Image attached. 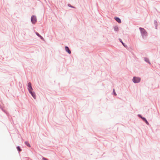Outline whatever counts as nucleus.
<instances>
[{"label":"nucleus","mask_w":160,"mask_h":160,"mask_svg":"<svg viewBox=\"0 0 160 160\" xmlns=\"http://www.w3.org/2000/svg\"><path fill=\"white\" fill-rule=\"evenodd\" d=\"M140 78L138 77H134L133 79V81L134 83H138L140 82Z\"/></svg>","instance_id":"nucleus-1"},{"label":"nucleus","mask_w":160,"mask_h":160,"mask_svg":"<svg viewBox=\"0 0 160 160\" xmlns=\"http://www.w3.org/2000/svg\"><path fill=\"white\" fill-rule=\"evenodd\" d=\"M113 92H114V94L115 95H117V94H116V92H115V89H113Z\"/></svg>","instance_id":"nucleus-13"},{"label":"nucleus","mask_w":160,"mask_h":160,"mask_svg":"<svg viewBox=\"0 0 160 160\" xmlns=\"http://www.w3.org/2000/svg\"><path fill=\"white\" fill-rule=\"evenodd\" d=\"M65 50L66 52H67L69 54H70L71 53V52L70 50L69 49L68 47L67 46L65 47Z\"/></svg>","instance_id":"nucleus-6"},{"label":"nucleus","mask_w":160,"mask_h":160,"mask_svg":"<svg viewBox=\"0 0 160 160\" xmlns=\"http://www.w3.org/2000/svg\"><path fill=\"white\" fill-rule=\"evenodd\" d=\"M114 18H115V20L118 23H121V21L119 18L118 17H115Z\"/></svg>","instance_id":"nucleus-7"},{"label":"nucleus","mask_w":160,"mask_h":160,"mask_svg":"<svg viewBox=\"0 0 160 160\" xmlns=\"http://www.w3.org/2000/svg\"><path fill=\"white\" fill-rule=\"evenodd\" d=\"M119 40H120V42H122H122H122V40H121V39H120Z\"/></svg>","instance_id":"nucleus-16"},{"label":"nucleus","mask_w":160,"mask_h":160,"mask_svg":"<svg viewBox=\"0 0 160 160\" xmlns=\"http://www.w3.org/2000/svg\"><path fill=\"white\" fill-rule=\"evenodd\" d=\"M32 90H31L29 91V92L31 93L32 96L34 98H36V95L35 92L32 91Z\"/></svg>","instance_id":"nucleus-5"},{"label":"nucleus","mask_w":160,"mask_h":160,"mask_svg":"<svg viewBox=\"0 0 160 160\" xmlns=\"http://www.w3.org/2000/svg\"><path fill=\"white\" fill-rule=\"evenodd\" d=\"M17 148L19 151L20 152V151H21V149L19 147H17Z\"/></svg>","instance_id":"nucleus-10"},{"label":"nucleus","mask_w":160,"mask_h":160,"mask_svg":"<svg viewBox=\"0 0 160 160\" xmlns=\"http://www.w3.org/2000/svg\"><path fill=\"white\" fill-rule=\"evenodd\" d=\"M139 29H140L141 32L142 34V36H143L144 35H146L147 32L144 29L140 28Z\"/></svg>","instance_id":"nucleus-3"},{"label":"nucleus","mask_w":160,"mask_h":160,"mask_svg":"<svg viewBox=\"0 0 160 160\" xmlns=\"http://www.w3.org/2000/svg\"><path fill=\"white\" fill-rule=\"evenodd\" d=\"M145 61H146V62H148V63H150L149 62V60L147 58H145Z\"/></svg>","instance_id":"nucleus-11"},{"label":"nucleus","mask_w":160,"mask_h":160,"mask_svg":"<svg viewBox=\"0 0 160 160\" xmlns=\"http://www.w3.org/2000/svg\"><path fill=\"white\" fill-rule=\"evenodd\" d=\"M42 160H48L45 158H42Z\"/></svg>","instance_id":"nucleus-14"},{"label":"nucleus","mask_w":160,"mask_h":160,"mask_svg":"<svg viewBox=\"0 0 160 160\" xmlns=\"http://www.w3.org/2000/svg\"><path fill=\"white\" fill-rule=\"evenodd\" d=\"M25 144H26V145L28 146L29 147H30V144L28 142H25Z\"/></svg>","instance_id":"nucleus-9"},{"label":"nucleus","mask_w":160,"mask_h":160,"mask_svg":"<svg viewBox=\"0 0 160 160\" xmlns=\"http://www.w3.org/2000/svg\"><path fill=\"white\" fill-rule=\"evenodd\" d=\"M142 118V119L147 124V125H149V123L147 121V120L145 119V118Z\"/></svg>","instance_id":"nucleus-8"},{"label":"nucleus","mask_w":160,"mask_h":160,"mask_svg":"<svg viewBox=\"0 0 160 160\" xmlns=\"http://www.w3.org/2000/svg\"><path fill=\"white\" fill-rule=\"evenodd\" d=\"M122 43L125 47H126L125 45L124 44V43L123 42H122Z\"/></svg>","instance_id":"nucleus-17"},{"label":"nucleus","mask_w":160,"mask_h":160,"mask_svg":"<svg viewBox=\"0 0 160 160\" xmlns=\"http://www.w3.org/2000/svg\"><path fill=\"white\" fill-rule=\"evenodd\" d=\"M40 38H41V39H43V38H42L41 36V37H40Z\"/></svg>","instance_id":"nucleus-18"},{"label":"nucleus","mask_w":160,"mask_h":160,"mask_svg":"<svg viewBox=\"0 0 160 160\" xmlns=\"http://www.w3.org/2000/svg\"><path fill=\"white\" fill-rule=\"evenodd\" d=\"M31 21L33 23H35L37 22V18L35 16H32L31 18Z\"/></svg>","instance_id":"nucleus-2"},{"label":"nucleus","mask_w":160,"mask_h":160,"mask_svg":"<svg viewBox=\"0 0 160 160\" xmlns=\"http://www.w3.org/2000/svg\"><path fill=\"white\" fill-rule=\"evenodd\" d=\"M118 28L117 27H115L114 28V29L116 31H117L118 30Z\"/></svg>","instance_id":"nucleus-12"},{"label":"nucleus","mask_w":160,"mask_h":160,"mask_svg":"<svg viewBox=\"0 0 160 160\" xmlns=\"http://www.w3.org/2000/svg\"><path fill=\"white\" fill-rule=\"evenodd\" d=\"M28 89L29 91L32 90L33 89L31 86V83L30 82H29L28 84Z\"/></svg>","instance_id":"nucleus-4"},{"label":"nucleus","mask_w":160,"mask_h":160,"mask_svg":"<svg viewBox=\"0 0 160 160\" xmlns=\"http://www.w3.org/2000/svg\"><path fill=\"white\" fill-rule=\"evenodd\" d=\"M36 34H37V36H40V34H39L38 33V32H36Z\"/></svg>","instance_id":"nucleus-15"},{"label":"nucleus","mask_w":160,"mask_h":160,"mask_svg":"<svg viewBox=\"0 0 160 160\" xmlns=\"http://www.w3.org/2000/svg\"><path fill=\"white\" fill-rule=\"evenodd\" d=\"M39 37H41V36L40 35V36H38Z\"/></svg>","instance_id":"nucleus-19"}]
</instances>
